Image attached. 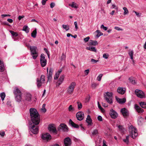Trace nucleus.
<instances>
[{"label":"nucleus","mask_w":146,"mask_h":146,"mask_svg":"<svg viewBox=\"0 0 146 146\" xmlns=\"http://www.w3.org/2000/svg\"><path fill=\"white\" fill-rule=\"evenodd\" d=\"M31 121L29 122V129L30 131L34 134L38 132V127L36 126L40 122V116L36 110L31 108L29 110Z\"/></svg>","instance_id":"nucleus-1"},{"label":"nucleus","mask_w":146,"mask_h":146,"mask_svg":"<svg viewBox=\"0 0 146 146\" xmlns=\"http://www.w3.org/2000/svg\"><path fill=\"white\" fill-rule=\"evenodd\" d=\"M130 134L133 139L135 138L138 135L137 129L133 126H130L129 128Z\"/></svg>","instance_id":"nucleus-2"},{"label":"nucleus","mask_w":146,"mask_h":146,"mask_svg":"<svg viewBox=\"0 0 146 146\" xmlns=\"http://www.w3.org/2000/svg\"><path fill=\"white\" fill-rule=\"evenodd\" d=\"M113 95L112 92H108L104 95L105 99L108 103L110 104H111L113 102Z\"/></svg>","instance_id":"nucleus-3"},{"label":"nucleus","mask_w":146,"mask_h":146,"mask_svg":"<svg viewBox=\"0 0 146 146\" xmlns=\"http://www.w3.org/2000/svg\"><path fill=\"white\" fill-rule=\"evenodd\" d=\"M76 85V83L74 82H72L70 84L67 88V92L69 94H72L74 92Z\"/></svg>","instance_id":"nucleus-4"},{"label":"nucleus","mask_w":146,"mask_h":146,"mask_svg":"<svg viewBox=\"0 0 146 146\" xmlns=\"http://www.w3.org/2000/svg\"><path fill=\"white\" fill-rule=\"evenodd\" d=\"M45 81V76L42 75L40 79L37 78V86L38 88H39L42 85V84L44 83Z\"/></svg>","instance_id":"nucleus-5"},{"label":"nucleus","mask_w":146,"mask_h":146,"mask_svg":"<svg viewBox=\"0 0 146 146\" xmlns=\"http://www.w3.org/2000/svg\"><path fill=\"white\" fill-rule=\"evenodd\" d=\"M135 93L137 96L141 98H145V94L142 90L138 89H136L135 90Z\"/></svg>","instance_id":"nucleus-6"},{"label":"nucleus","mask_w":146,"mask_h":146,"mask_svg":"<svg viewBox=\"0 0 146 146\" xmlns=\"http://www.w3.org/2000/svg\"><path fill=\"white\" fill-rule=\"evenodd\" d=\"M36 47L35 46H32V47H31L30 50L31 54L33 55V59H36L38 56V54L36 51Z\"/></svg>","instance_id":"nucleus-7"},{"label":"nucleus","mask_w":146,"mask_h":146,"mask_svg":"<svg viewBox=\"0 0 146 146\" xmlns=\"http://www.w3.org/2000/svg\"><path fill=\"white\" fill-rule=\"evenodd\" d=\"M40 63L42 67H44L46 64V60L43 54H41L40 56Z\"/></svg>","instance_id":"nucleus-8"},{"label":"nucleus","mask_w":146,"mask_h":146,"mask_svg":"<svg viewBox=\"0 0 146 146\" xmlns=\"http://www.w3.org/2000/svg\"><path fill=\"white\" fill-rule=\"evenodd\" d=\"M69 123L70 124L74 127L78 128L79 127L80 128V129L83 131L85 130L84 128L83 127L82 124L80 125V126H79L78 125L76 124L73 122L71 119L69 120Z\"/></svg>","instance_id":"nucleus-9"},{"label":"nucleus","mask_w":146,"mask_h":146,"mask_svg":"<svg viewBox=\"0 0 146 146\" xmlns=\"http://www.w3.org/2000/svg\"><path fill=\"white\" fill-rule=\"evenodd\" d=\"M31 100V95L29 93H26L24 95V102H30Z\"/></svg>","instance_id":"nucleus-10"},{"label":"nucleus","mask_w":146,"mask_h":146,"mask_svg":"<svg viewBox=\"0 0 146 146\" xmlns=\"http://www.w3.org/2000/svg\"><path fill=\"white\" fill-rule=\"evenodd\" d=\"M76 117L78 120L81 121L84 118V114L82 111H79L77 112L76 115Z\"/></svg>","instance_id":"nucleus-11"},{"label":"nucleus","mask_w":146,"mask_h":146,"mask_svg":"<svg viewBox=\"0 0 146 146\" xmlns=\"http://www.w3.org/2000/svg\"><path fill=\"white\" fill-rule=\"evenodd\" d=\"M110 115L111 117L113 119L116 118L118 116V114L116 112L112 109L110 110Z\"/></svg>","instance_id":"nucleus-12"},{"label":"nucleus","mask_w":146,"mask_h":146,"mask_svg":"<svg viewBox=\"0 0 146 146\" xmlns=\"http://www.w3.org/2000/svg\"><path fill=\"white\" fill-rule=\"evenodd\" d=\"M48 129L51 132L53 133H56L57 132L56 129L55 125L51 124L49 125L48 126Z\"/></svg>","instance_id":"nucleus-13"},{"label":"nucleus","mask_w":146,"mask_h":146,"mask_svg":"<svg viewBox=\"0 0 146 146\" xmlns=\"http://www.w3.org/2000/svg\"><path fill=\"white\" fill-rule=\"evenodd\" d=\"M51 137L50 134L48 133H46L42 134V139L44 140L48 141L51 139Z\"/></svg>","instance_id":"nucleus-14"},{"label":"nucleus","mask_w":146,"mask_h":146,"mask_svg":"<svg viewBox=\"0 0 146 146\" xmlns=\"http://www.w3.org/2000/svg\"><path fill=\"white\" fill-rule=\"evenodd\" d=\"M64 146H70L71 144V139L68 137L65 138L64 140Z\"/></svg>","instance_id":"nucleus-15"},{"label":"nucleus","mask_w":146,"mask_h":146,"mask_svg":"<svg viewBox=\"0 0 146 146\" xmlns=\"http://www.w3.org/2000/svg\"><path fill=\"white\" fill-rule=\"evenodd\" d=\"M59 130H62L64 131H68V129L67 126L65 124L62 123L59 127Z\"/></svg>","instance_id":"nucleus-16"},{"label":"nucleus","mask_w":146,"mask_h":146,"mask_svg":"<svg viewBox=\"0 0 146 146\" xmlns=\"http://www.w3.org/2000/svg\"><path fill=\"white\" fill-rule=\"evenodd\" d=\"M121 111L124 117L127 116L129 115V111L125 108L121 109Z\"/></svg>","instance_id":"nucleus-17"},{"label":"nucleus","mask_w":146,"mask_h":146,"mask_svg":"<svg viewBox=\"0 0 146 146\" xmlns=\"http://www.w3.org/2000/svg\"><path fill=\"white\" fill-rule=\"evenodd\" d=\"M86 121L88 123V125L89 126H92L93 124L92 120L90 115H88L86 119Z\"/></svg>","instance_id":"nucleus-18"},{"label":"nucleus","mask_w":146,"mask_h":146,"mask_svg":"<svg viewBox=\"0 0 146 146\" xmlns=\"http://www.w3.org/2000/svg\"><path fill=\"white\" fill-rule=\"evenodd\" d=\"M64 78V75H62L60 76L57 82V86H59L63 82Z\"/></svg>","instance_id":"nucleus-19"},{"label":"nucleus","mask_w":146,"mask_h":146,"mask_svg":"<svg viewBox=\"0 0 146 146\" xmlns=\"http://www.w3.org/2000/svg\"><path fill=\"white\" fill-rule=\"evenodd\" d=\"M134 108L136 111L139 113H142L143 111V110L137 104H135Z\"/></svg>","instance_id":"nucleus-20"},{"label":"nucleus","mask_w":146,"mask_h":146,"mask_svg":"<svg viewBox=\"0 0 146 146\" xmlns=\"http://www.w3.org/2000/svg\"><path fill=\"white\" fill-rule=\"evenodd\" d=\"M53 70L52 68H50L49 69V72L47 75V78L48 80H50L52 78V76Z\"/></svg>","instance_id":"nucleus-21"},{"label":"nucleus","mask_w":146,"mask_h":146,"mask_svg":"<svg viewBox=\"0 0 146 146\" xmlns=\"http://www.w3.org/2000/svg\"><path fill=\"white\" fill-rule=\"evenodd\" d=\"M125 88L122 87H119L117 90V92L119 94H123L125 92Z\"/></svg>","instance_id":"nucleus-22"},{"label":"nucleus","mask_w":146,"mask_h":146,"mask_svg":"<svg viewBox=\"0 0 146 146\" xmlns=\"http://www.w3.org/2000/svg\"><path fill=\"white\" fill-rule=\"evenodd\" d=\"M62 71V69L61 68L59 69L58 71L55 73L54 78L55 80H57L59 77V75Z\"/></svg>","instance_id":"nucleus-23"},{"label":"nucleus","mask_w":146,"mask_h":146,"mask_svg":"<svg viewBox=\"0 0 146 146\" xmlns=\"http://www.w3.org/2000/svg\"><path fill=\"white\" fill-rule=\"evenodd\" d=\"M115 98L117 102L120 104H123L125 103L126 101V99L125 98L120 99L116 97Z\"/></svg>","instance_id":"nucleus-24"},{"label":"nucleus","mask_w":146,"mask_h":146,"mask_svg":"<svg viewBox=\"0 0 146 146\" xmlns=\"http://www.w3.org/2000/svg\"><path fill=\"white\" fill-rule=\"evenodd\" d=\"M4 68L3 62L0 58V72H3L4 70Z\"/></svg>","instance_id":"nucleus-25"},{"label":"nucleus","mask_w":146,"mask_h":146,"mask_svg":"<svg viewBox=\"0 0 146 146\" xmlns=\"http://www.w3.org/2000/svg\"><path fill=\"white\" fill-rule=\"evenodd\" d=\"M13 93L15 96L16 95H22V93L20 90L17 88H15Z\"/></svg>","instance_id":"nucleus-26"},{"label":"nucleus","mask_w":146,"mask_h":146,"mask_svg":"<svg viewBox=\"0 0 146 146\" xmlns=\"http://www.w3.org/2000/svg\"><path fill=\"white\" fill-rule=\"evenodd\" d=\"M22 95H19L15 96V99L16 101L19 102L21 101L22 100Z\"/></svg>","instance_id":"nucleus-27"},{"label":"nucleus","mask_w":146,"mask_h":146,"mask_svg":"<svg viewBox=\"0 0 146 146\" xmlns=\"http://www.w3.org/2000/svg\"><path fill=\"white\" fill-rule=\"evenodd\" d=\"M98 44V42L96 40H91L89 41V45L95 46Z\"/></svg>","instance_id":"nucleus-28"},{"label":"nucleus","mask_w":146,"mask_h":146,"mask_svg":"<svg viewBox=\"0 0 146 146\" xmlns=\"http://www.w3.org/2000/svg\"><path fill=\"white\" fill-rule=\"evenodd\" d=\"M10 32L13 36L14 39V40H16L15 38V37H17L18 36V34L17 33L15 32L12 31H10Z\"/></svg>","instance_id":"nucleus-29"},{"label":"nucleus","mask_w":146,"mask_h":146,"mask_svg":"<svg viewBox=\"0 0 146 146\" xmlns=\"http://www.w3.org/2000/svg\"><path fill=\"white\" fill-rule=\"evenodd\" d=\"M143 119L141 117H138V123L139 125H141L143 123Z\"/></svg>","instance_id":"nucleus-30"},{"label":"nucleus","mask_w":146,"mask_h":146,"mask_svg":"<svg viewBox=\"0 0 146 146\" xmlns=\"http://www.w3.org/2000/svg\"><path fill=\"white\" fill-rule=\"evenodd\" d=\"M37 34L36 29V28L33 30L31 34V36L33 38H35L36 37Z\"/></svg>","instance_id":"nucleus-31"},{"label":"nucleus","mask_w":146,"mask_h":146,"mask_svg":"<svg viewBox=\"0 0 146 146\" xmlns=\"http://www.w3.org/2000/svg\"><path fill=\"white\" fill-rule=\"evenodd\" d=\"M29 29L27 26H24L23 28V30L25 31L26 33H28L29 32Z\"/></svg>","instance_id":"nucleus-32"},{"label":"nucleus","mask_w":146,"mask_h":146,"mask_svg":"<svg viewBox=\"0 0 146 146\" xmlns=\"http://www.w3.org/2000/svg\"><path fill=\"white\" fill-rule=\"evenodd\" d=\"M129 80L130 82H131L132 84H136V82L134 79L133 77H131L129 78Z\"/></svg>","instance_id":"nucleus-33"},{"label":"nucleus","mask_w":146,"mask_h":146,"mask_svg":"<svg viewBox=\"0 0 146 146\" xmlns=\"http://www.w3.org/2000/svg\"><path fill=\"white\" fill-rule=\"evenodd\" d=\"M140 105L143 108H146V103L144 102H141L139 103Z\"/></svg>","instance_id":"nucleus-34"},{"label":"nucleus","mask_w":146,"mask_h":146,"mask_svg":"<svg viewBox=\"0 0 146 146\" xmlns=\"http://www.w3.org/2000/svg\"><path fill=\"white\" fill-rule=\"evenodd\" d=\"M129 135L127 136L125 138L123 139V142L126 144H128L129 143Z\"/></svg>","instance_id":"nucleus-35"},{"label":"nucleus","mask_w":146,"mask_h":146,"mask_svg":"<svg viewBox=\"0 0 146 146\" xmlns=\"http://www.w3.org/2000/svg\"><path fill=\"white\" fill-rule=\"evenodd\" d=\"M129 54L130 56L131 59L132 60H133V51L132 50L130 51H129Z\"/></svg>","instance_id":"nucleus-36"},{"label":"nucleus","mask_w":146,"mask_h":146,"mask_svg":"<svg viewBox=\"0 0 146 146\" xmlns=\"http://www.w3.org/2000/svg\"><path fill=\"white\" fill-rule=\"evenodd\" d=\"M69 5L75 8H77L78 7V5L74 2H72V4H69Z\"/></svg>","instance_id":"nucleus-37"},{"label":"nucleus","mask_w":146,"mask_h":146,"mask_svg":"<svg viewBox=\"0 0 146 146\" xmlns=\"http://www.w3.org/2000/svg\"><path fill=\"white\" fill-rule=\"evenodd\" d=\"M98 133V129H94L92 132V135L93 136L96 135H97Z\"/></svg>","instance_id":"nucleus-38"},{"label":"nucleus","mask_w":146,"mask_h":146,"mask_svg":"<svg viewBox=\"0 0 146 146\" xmlns=\"http://www.w3.org/2000/svg\"><path fill=\"white\" fill-rule=\"evenodd\" d=\"M96 32L97 33V34L96 35V36L97 38H98L100 36L103 35V33L100 32V31L98 30H97L96 31Z\"/></svg>","instance_id":"nucleus-39"},{"label":"nucleus","mask_w":146,"mask_h":146,"mask_svg":"<svg viewBox=\"0 0 146 146\" xmlns=\"http://www.w3.org/2000/svg\"><path fill=\"white\" fill-rule=\"evenodd\" d=\"M123 9L124 10V12L123 13V15H125L128 14L129 13V11L127 9L126 7H123Z\"/></svg>","instance_id":"nucleus-40"},{"label":"nucleus","mask_w":146,"mask_h":146,"mask_svg":"<svg viewBox=\"0 0 146 146\" xmlns=\"http://www.w3.org/2000/svg\"><path fill=\"white\" fill-rule=\"evenodd\" d=\"M0 97L1 98V100L2 101H3L5 97V94L4 92H2L0 94Z\"/></svg>","instance_id":"nucleus-41"},{"label":"nucleus","mask_w":146,"mask_h":146,"mask_svg":"<svg viewBox=\"0 0 146 146\" xmlns=\"http://www.w3.org/2000/svg\"><path fill=\"white\" fill-rule=\"evenodd\" d=\"M62 26L63 28L65 29L66 31H68L69 29V27L68 25H63Z\"/></svg>","instance_id":"nucleus-42"},{"label":"nucleus","mask_w":146,"mask_h":146,"mask_svg":"<svg viewBox=\"0 0 146 146\" xmlns=\"http://www.w3.org/2000/svg\"><path fill=\"white\" fill-rule=\"evenodd\" d=\"M77 104L78 106V109L80 110L82 108V105L81 103L80 102H77Z\"/></svg>","instance_id":"nucleus-43"},{"label":"nucleus","mask_w":146,"mask_h":146,"mask_svg":"<svg viewBox=\"0 0 146 146\" xmlns=\"http://www.w3.org/2000/svg\"><path fill=\"white\" fill-rule=\"evenodd\" d=\"M102 141L101 138L100 137H98L97 139V141L96 142V144H98V145H99V144L101 143Z\"/></svg>","instance_id":"nucleus-44"},{"label":"nucleus","mask_w":146,"mask_h":146,"mask_svg":"<svg viewBox=\"0 0 146 146\" xmlns=\"http://www.w3.org/2000/svg\"><path fill=\"white\" fill-rule=\"evenodd\" d=\"M68 110L71 112H72L74 111V108L72 107V106L70 105L69 106L68 108Z\"/></svg>","instance_id":"nucleus-45"},{"label":"nucleus","mask_w":146,"mask_h":146,"mask_svg":"<svg viewBox=\"0 0 146 146\" xmlns=\"http://www.w3.org/2000/svg\"><path fill=\"white\" fill-rule=\"evenodd\" d=\"M103 76L102 74H100L97 77V80L98 81H100L101 80V79L102 77Z\"/></svg>","instance_id":"nucleus-46"},{"label":"nucleus","mask_w":146,"mask_h":146,"mask_svg":"<svg viewBox=\"0 0 146 146\" xmlns=\"http://www.w3.org/2000/svg\"><path fill=\"white\" fill-rule=\"evenodd\" d=\"M98 106L99 108L103 112L104 111V109L101 107L100 105V104L99 102H98Z\"/></svg>","instance_id":"nucleus-47"},{"label":"nucleus","mask_w":146,"mask_h":146,"mask_svg":"<svg viewBox=\"0 0 146 146\" xmlns=\"http://www.w3.org/2000/svg\"><path fill=\"white\" fill-rule=\"evenodd\" d=\"M90 51L94 52H97V50L96 49V48L95 47L92 46L91 47V49Z\"/></svg>","instance_id":"nucleus-48"},{"label":"nucleus","mask_w":146,"mask_h":146,"mask_svg":"<svg viewBox=\"0 0 146 146\" xmlns=\"http://www.w3.org/2000/svg\"><path fill=\"white\" fill-rule=\"evenodd\" d=\"M109 56V55L108 54H104L103 55V57L105 59H107Z\"/></svg>","instance_id":"nucleus-49"},{"label":"nucleus","mask_w":146,"mask_h":146,"mask_svg":"<svg viewBox=\"0 0 146 146\" xmlns=\"http://www.w3.org/2000/svg\"><path fill=\"white\" fill-rule=\"evenodd\" d=\"M111 8L112 9H115L117 10L118 9L117 7L114 4H113L112 5Z\"/></svg>","instance_id":"nucleus-50"},{"label":"nucleus","mask_w":146,"mask_h":146,"mask_svg":"<svg viewBox=\"0 0 146 146\" xmlns=\"http://www.w3.org/2000/svg\"><path fill=\"white\" fill-rule=\"evenodd\" d=\"M66 58V55L64 54V53H63L62 54V55L61 56V59L62 60H65Z\"/></svg>","instance_id":"nucleus-51"},{"label":"nucleus","mask_w":146,"mask_h":146,"mask_svg":"<svg viewBox=\"0 0 146 146\" xmlns=\"http://www.w3.org/2000/svg\"><path fill=\"white\" fill-rule=\"evenodd\" d=\"M118 128L121 131H123V129H124L123 128V127L121 125H119L118 126Z\"/></svg>","instance_id":"nucleus-52"},{"label":"nucleus","mask_w":146,"mask_h":146,"mask_svg":"<svg viewBox=\"0 0 146 146\" xmlns=\"http://www.w3.org/2000/svg\"><path fill=\"white\" fill-rule=\"evenodd\" d=\"M90 97L89 96H87L85 99V102H88L89 101L90 99Z\"/></svg>","instance_id":"nucleus-53"},{"label":"nucleus","mask_w":146,"mask_h":146,"mask_svg":"<svg viewBox=\"0 0 146 146\" xmlns=\"http://www.w3.org/2000/svg\"><path fill=\"white\" fill-rule=\"evenodd\" d=\"M98 119L99 121H102V117L101 116L99 115L98 117Z\"/></svg>","instance_id":"nucleus-54"},{"label":"nucleus","mask_w":146,"mask_h":146,"mask_svg":"<svg viewBox=\"0 0 146 146\" xmlns=\"http://www.w3.org/2000/svg\"><path fill=\"white\" fill-rule=\"evenodd\" d=\"M84 72L85 76L87 75L89 73V70L87 69L85 70Z\"/></svg>","instance_id":"nucleus-55"},{"label":"nucleus","mask_w":146,"mask_h":146,"mask_svg":"<svg viewBox=\"0 0 146 146\" xmlns=\"http://www.w3.org/2000/svg\"><path fill=\"white\" fill-rule=\"evenodd\" d=\"M91 61L92 62H93V63H96V62L98 61V60H94V59H91Z\"/></svg>","instance_id":"nucleus-56"},{"label":"nucleus","mask_w":146,"mask_h":146,"mask_svg":"<svg viewBox=\"0 0 146 146\" xmlns=\"http://www.w3.org/2000/svg\"><path fill=\"white\" fill-rule=\"evenodd\" d=\"M114 29H116V30H118V31H123V29H121V28H119V27H114Z\"/></svg>","instance_id":"nucleus-57"},{"label":"nucleus","mask_w":146,"mask_h":146,"mask_svg":"<svg viewBox=\"0 0 146 146\" xmlns=\"http://www.w3.org/2000/svg\"><path fill=\"white\" fill-rule=\"evenodd\" d=\"M90 39V37L89 36H88L86 38H84V40L85 42H88Z\"/></svg>","instance_id":"nucleus-58"},{"label":"nucleus","mask_w":146,"mask_h":146,"mask_svg":"<svg viewBox=\"0 0 146 146\" xmlns=\"http://www.w3.org/2000/svg\"><path fill=\"white\" fill-rule=\"evenodd\" d=\"M74 23L75 26V28L76 29V30H77V29H78L77 22L75 21L74 22Z\"/></svg>","instance_id":"nucleus-59"},{"label":"nucleus","mask_w":146,"mask_h":146,"mask_svg":"<svg viewBox=\"0 0 146 146\" xmlns=\"http://www.w3.org/2000/svg\"><path fill=\"white\" fill-rule=\"evenodd\" d=\"M55 5V4L54 3H51L50 4V7L53 8L54 7Z\"/></svg>","instance_id":"nucleus-60"},{"label":"nucleus","mask_w":146,"mask_h":146,"mask_svg":"<svg viewBox=\"0 0 146 146\" xmlns=\"http://www.w3.org/2000/svg\"><path fill=\"white\" fill-rule=\"evenodd\" d=\"M133 12H134L136 14V15L138 17H139L141 16L140 15L139 13L135 11H133Z\"/></svg>","instance_id":"nucleus-61"},{"label":"nucleus","mask_w":146,"mask_h":146,"mask_svg":"<svg viewBox=\"0 0 146 146\" xmlns=\"http://www.w3.org/2000/svg\"><path fill=\"white\" fill-rule=\"evenodd\" d=\"M103 146H107L106 144V141L104 140L103 141Z\"/></svg>","instance_id":"nucleus-62"},{"label":"nucleus","mask_w":146,"mask_h":146,"mask_svg":"<svg viewBox=\"0 0 146 146\" xmlns=\"http://www.w3.org/2000/svg\"><path fill=\"white\" fill-rule=\"evenodd\" d=\"M41 110L44 113L46 111V110L45 108H42L41 109Z\"/></svg>","instance_id":"nucleus-63"},{"label":"nucleus","mask_w":146,"mask_h":146,"mask_svg":"<svg viewBox=\"0 0 146 146\" xmlns=\"http://www.w3.org/2000/svg\"><path fill=\"white\" fill-rule=\"evenodd\" d=\"M7 21L10 23H12L13 22V20L11 19H8Z\"/></svg>","instance_id":"nucleus-64"}]
</instances>
